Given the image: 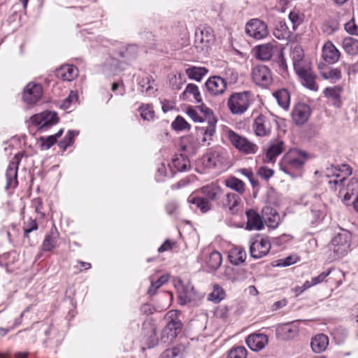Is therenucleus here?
Masks as SVG:
<instances>
[{
    "instance_id": "nucleus-49",
    "label": "nucleus",
    "mask_w": 358,
    "mask_h": 358,
    "mask_svg": "<svg viewBox=\"0 0 358 358\" xmlns=\"http://www.w3.org/2000/svg\"><path fill=\"white\" fill-rule=\"evenodd\" d=\"M294 69L297 75H300L303 73H307V71L312 70L311 64L310 61L306 58L303 59L301 62H299L297 63V64H295V66H294Z\"/></svg>"
},
{
    "instance_id": "nucleus-7",
    "label": "nucleus",
    "mask_w": 358,
    "mask_h": 358,
    "mask_svg": "<svg viewBox=\"0 0 358 358\" xmlns=\"http://www.w3.org/2000/svg\"><path fill=\"white\" fill-rule=\"evenodd\" d=\"M271 248V243L267 237L258 236L250 239V253L254 259H259L266 256Z\"/></svg>"
},
{
    "instance_id": "nucleus-48",
    "label": "nucleus",
    "mask_w": 358,
    "mask_h": 358,
    "mask_svg": "<svg viewBox=\"0 0 358 358\" xmlns=\"http://www.w3.org/2000/svg\"><path fill=\"white\" fill-rule=\"evenodd\" d=\"M171 126L176 131L189 129V124L181 116H178L172 122Z\"/></svg>"
},
{
    "instance_id": "nucleus-57",
    "label": "nucleus",
    "mask_w": 358,
    "mask_h": 358,
    "mask_svg": "<svg viewBox=\"0 0 358 358\" xmlns=\"http://www.w3.org/2000/svg\"><path fill=\"white\" fill-rule=\"evenodd\" d=\"M332 271V268H328L326 271L322 272L320 275L317 276L312 278L311 280L313 282V284L314 285H318L322 282L324 281L326 278L329 275Z\"/></svg>"
},
{
    "instance_id": "nucleus-29",
    "label": "nucleus",
    "mask_w": 358,
    "mask_h": 358,
    "mask_svg": "<svg viewBox=\"0 0 358 358\" xmlns=\"http://www.w3.org/2000/svg\"><path fill=\"white\" fill-rule=\"evenodd\" d=\"M326 206L324 203H314L309 214L310 222L314 224L324 216Z\"/></svg>"
},
{
    "instance_id": "nucleus-35",
    "label": "nucleus",
    "mask_w": 358,
    "mask_h": 358,
    "mask_svg": "<svg viewBox=\"0 0 358 358\" xmlns=\"http://www.w3.org/2000/svg\"><path fill=\"white\" fill-rule=\"evenodd\" d=\"M192 94L197 103L202 101L201 95L200 94L199 87L197 85L193 83H189L186 86L185 91L182 94L183 99H188L189 95Z\"/></svg>"
},
{
    "instance_id": "nucleus-21",
    "label": "nucleus",
    "mask_w": 358,
    "mask_h": 358,
    "mask_svg": "<svg viewBox=\"0 0 358 358\" xmlns=\"http://www.w3.org/2000/svg\"><path fill=\"white\" fill-rule=\"evenodd\" d=\"M247 225L248 230H261L264 228V221L262 216H260L255 210H249L246 212Z\"/></svg>"
},
{
    "instance_id": "nucleus-64",
    "label": "nucleus",
    "mask_w": 358,
    "mask_h": 358,
    "mask_svg": "<svg viewBox=\"0 0 358 358\" xmlns=\"http://www.w3.org/2000/svg\"><path fill=\"white\" fill-rule=\"evenodd\" d=\"M344 68L350 76H355L358 73V61L354 64H347L344 66Z\"/></svg>"
},
{
    "instance_id": "nucleus-34",
    "label": "nucleus",
    "mask_w": 358,
    "mask_h": 358,
    "mask_svg": "<svg viewBox=\"0 0 358 358\" xmlns=\"http://www.w3.org/2000/svg\"><path fill=\"white\" fill-rule=\"evenodd\" d=\"M298 76L301 78L302 84L305 87L311 90H317V85L315 83V76L314 75L312 70Z\"/></svg>"
},
{
    "instance_id": "nucleus-22",
    "label": "nucleus",
    "mask_w": 358,
    "mask_h": 358,
    "mask_svg": "<svg viewBox=\"0 0 358 358\" xmlns=\"http://www.w3.org/2000/svg\"><path fill=\"white\" fill-rule=\"evenodd\" d=\"M340 57V52L331 42H327L322 48V58L329 64L336 63Z\"/></svg>"
},
{
    "instance_id": "nucleus-46",
    "label": "nucleus",
    "mask_w": 358,
    "mask_h": 358,
    "mask_svg": "<svg viewBox=\"0 0 358 358\" xmlns=\"http://www.w3.org/2000/svg\"><path fill=\"white\" fill-rule=\"evenodd\" d=\"M321 75L324 79H330L336 81L341 78V72L338 69H328L321 71Z\"/></svg>"
},
{
    "instance_id": "nucleus-40",
    "label": "nucleus",
    "mask_w": 358,
    "mask_h": 358,
    "mask_svg": "<svg viewBox=\"0 0 358 358\" xmlns=\"http://www.w3.org/2000/svg\"><path fill=\"white\" fill-rule=\"evenodd\" d=\"M343 48L348 54L356 55L358 53V40L346 37L343 41Z\"/></svg>"
},
{
    "instance_id": "nucleus-36",
    "label": "nucleus",
    "mask_w": 358,
    "mask_h": 358,
    "mask_svg": "<svg viewBox=\"0 0 358 358\" xmlns=\"http://www.w3.org/2000/svg\"><path fill=\"white\" fill-rule=\"evenodd\" d=\"M185 73L189 79L200 81L208 73V70L205 67L192 66L187 69Z\"/></svg>"
},
{
    "instance_id": "nucleus-33",
    "label": "nucleus",
    "mask_w": 358,
    "mask_h": 358,
    "mask_svg": "<svg viewBox=\"0 0 358 358\" xmlns=\"http://www.w3.org/2000/svg\"><path fill=\"white\" fill-rule=\"evenodd\" d=\"M274 36L279 40H286L290 36V31L284 21H279L276 23L273 30Z\"/></svg>"
},
{
    "instance_id": "nucleus-8",
    "label": "nucleus",
    "mask_w": 358,
    "mask_h": 358,
    "mask_svg": "<svg viewBox=\"0 0 358 358\" xmlns=\"http://www.w3.org/2000/svg\"><path fill=\"white\" fill-rule=\"evenodd\" d=\"M214 41V35L211 28L202 27L196 29L195 31V46L202 51L208 50Z\"/></svg>"
},
{
    "instance_id": "nucleus-41",
    "label": "nucleus",
    "mask_w": 358,
    "mask_h": 358,
    "mask_svg": "<svg viewBox=\"0 0 358 358\" xmlns=\"http://www.w3.org/2000/svg\"><path fill=\"white\" fill-rule=\"evenodd\" d=\"M64 130L61 129L56 134L50 135L48 136H42L40 138L41 146L43 150H48L51 146H52L57 139L60 137L63 134Z\"/></svg>"
},
{
    "instance_id": "nucleus-37",
    "label": "nucleus",
    "mask_w": 358,
    "mask_h": 358,
    "mask_svg": "<svg viewBox=\"0 0 358 358\" xmlns=\"http://www.w3.org/2000/svg\"><path fill=\"white\" fill-rule=\"evenodd\" d=\"M341 92L340 87H327L324 90V94L325 96L331 99L334 106L339 108L341 106Z\"/></svg>"
},
{
    "instance_id": "nucleus-18",
    "label": "nucleus",
    "mask_w": 358,
    "mask_h": 358,
    "mask_svg": "<svg viewBox=\"0 0 358 358\" xmlns=\"http://www.w3.org/2000/svg\"><path fill=\"white\" fill-rule=\"evenodd\" d=\"M311 110L306 103H298L292 110V118L296 124H303L306 122L310 115Z\"/></svg>"
},
{
    "instance_id": "nucleus-43",
    "label": "nucleus",
    "mask_w": 358,
    "mask_h": 358,
    "mask_svg": "<svg viewBox=\"0 0 358 358\" xmlns=\"http://www.w3.org/2000/svg\"><path fill=\"white\" fill-rule=\"evenodd\" d=\"M225 295L224 290L219 285H215L212 292L208 295V300L219 303L224 299Z\"/></svg>"
},
{
    "instance_id": "nucleus-62",
    "label": "nucleus",
    "mask_w": 358,
    "mask_h": 358,
    "mask_svg": "<svg viewBox=\"0 0 358 358\" xmlns=\"http://www.w3.org/2000/svg\"><path fill=\"white\" fill-rule=\"evenodd\" d=\"M296 262V258L292 256L287 257L284 259H280L277 261L278 266H288Z\"/></svg>"
},
{
    "instance_id": "nucleus-2",
    "label": "nucleus",
    "mask_w": 358,
    "mask_h": 358,
    "mask_svg": "<svg viewBox=\"0 0 358 358\" xmlns=\"http://www.w3.org/2000/svg\"><path fill=\"white\" fill-rule=\"evenodd\" d=\"M351 243V235L344 231L338 234L333 238L331 243L328 245L327 259L329 262H334L346 255L350 250Z\"/></svg>"
},
{
    "instance_id": "nucleus-63",
    "label": "nucleus",
    "mask_w": 358,
    "mask_h": 358,
    "mask_svg": "<svg viewBox=\"0 0 358 358\" xmlns=\"http://www.w3.org/2000/svg\"><path fill=\"white\" fill-rule=\"evenodd\" d=\"M38 229V224L35 220H30L29 223L24 228V235L29 237V234Z\"/></svg>"
},
{
    "instance_id": "nucleus-19",
    "label": "nucleus",
    "mask_w": 358,
    "mask_h": 358,
    "mask_svg": "<svg viewBox=\"0 0 358 358\" xmlns=\"http://www.w3.org/2000/svg\"><path fill=\"white\" fill-rule=\"evenodd\" d=\"M262 213L264 223L268 227L272 229L278 227L280 222V217L275 209L269 206H266L262 208Z\"/></svg>"
},
{
    "instance_id": "nucleus-6",
    "label": "nucleus",
    "mask_w": 358,
    "mask_h": 358,
    "mask_svg": "<svg viewBox=\"0 0 358 358\" xmlns=\"http://www.w3.org/2000/svg\"><path fill=\"white\" fill-rule=\"evenodd\" d=\"M246 34L256 40H262L268 35L267 24L259 18H253L247 22L245 26Z\"/></svg>"
},
{
    "instance_id": "nucleus-54",
    "label": "nucleus",
    "mask_w": 358,
    "mask_h": 358,
    "mask_svg": "<svg viewBox=\"0 0 358 358\" xmlns=\"http://www.w3.org/2000/svg\"><path fill=\"white\" fill-rule=\"evenodd\" d=\"M187 114L194 122H203L207 121L203 116L199 114V111L196 108H189L187 110Z\"/></svg>"
},
{
    "instance_id": "nucleus-53",
    "label": "nucleus",
    "mask_w": 358,
    "mask_h": 358,
    "mask_svg": "<svg viewBox=\"0 0 358 358\" xmlns=\"http://www.w3.org/2000/svg\"><path fill=\"white\" fill-rule=\"evenodd\" d=\"M78 132L75 131H69L66 134L64 141L59 143V147L66 149L73 143V139L75 136L78 135Z\"/></svg>"
},
{
    "instance_id": "nucleus-45",
    "label": "nucleus",
    "mask_w": 358,
    "mask_h": 358,
    "mask_svg": "<svg viewBox=\"0 0 358 358\" xmlns=\"http://www.w3.org/2000/svg\"><path fill=\"white\" fill-rule=\"evenodd\" d=\"M141 117L145 120H153L155 117V111L153 108L150 104H142L139 108Z\"/></svg>"
},
{
    "instance_id": "nucleus-51",
    "label": "nucleus",
    "mask_w": 358,
    "mask_h": 358,
    "mask_svg": "<svg viewBox=\"0 0 358 358\" xmlns=\"http://www.w3.org/2000/svg\"><path fill=\"white\" fill-rule=\"evenodd\" d=\"M293 65L297 64L305 59L303 50L300 46H296L291 52Z\"/></svg>"
},
{
    "instance_id": "nucleus-61",
    "label": "nucleus",
    "mask_w": 358,
    "mask_h": 358,
    "mask_svg": "<svg viewBox=\"0 0 358 358\" xmlns=\"http://www.w3.org/2000/svg\"><path fill=\"white\" fill-rule=\"evenodd\" d=\"M239 171L250 180L253 187L257 185V182L255 180L254 173L250 169H242Z\"/></svg>"
},
{
    "instance_id": "nucleus-25",
    "label": "nucleus",
    "mask_w": 358,
    "mask_h": 358,
    "mask_svg": "<svg viewBox=\"0 0 358 358\" xmlns=\"http://www.w3.org/2000/svg\"><path fill=\"white\" fill-rule=\"evenodd\" d=\"M78 73L76 66L71 64L63 65L56 71L58 78L66 81H71L77 77Z\"/></svg>"
},
{
    "instance_id": "nucleus-55",
    "label": "nucleus",
    "mask_w": 358,
    "mask_h": 358,
    "mask_svg": "<svg viewBox=\"0 0 358 358\" xmlns=\"http://www.w3.org/2000/svg\"><path fill=\"white\" fill-rule=\"evenodd\" d=\"M195 108L197 109L199 113H201L202 114L201 116H203L207 120L208 123H209L210 117H215L212 110L210 108H209L208 107H207L203 103H202L201 105L198 106Z\"/></svg>"
},
{
    "instance_id": "nucleus-1",
    "label": "nucleus",
    "mask_w": 358,
    "mask_h": 358,
    "mask_svg": "<svg viewBox=\"0 0 358 358\" xmlns=\"http://www.w3.org/2000/svg\"><path fill=\"white\" fill-rule=\"evenodd\" d=\"M341 171L345 172L343 176L334 173V178L329 180V189L338 191V197L345 201L350 200L353 195H356L353 201H358V180L347 178L351 175L352 169L349 165L343 164Z\"/></svg>"
},
{
    "instance_id": "nucleus-16",
    "label": "nucleus",
    "mask_w": 358,
    "mask_h": 358,
    "mask_svg": "<svg viewBox=\"0 0 358 358\" xmlns=\"http://www.w3.org/2000/svg\"><path fill=\"white\" fill-rule=\"evenodd\" d=\"M285 150V143L280 139H273L269 141L266 150V156L264 161L266 163H274L276 158Z\"/></svg>"
},
{
    "instance_id": "nucleus-11",
    "label": "nucleus",
    "mask_w": 358,
    "mask_h": 358,
    "mask_svg": "<svg viewBox=\"0 0 358 358\" xmlns=\"http://www.w3.org/2000/svg\"><path fill=\"white\" fill-rule=\"evenodd\" d=\"M255 83L262 87H268L273 81L272 74L268 67L265 65H256L252 71Z\"/></svg>"
},
{
    "instance_id": "nucleus-32",
    "label": "nucleus",
    "mask_w": 358,
    "mask_h": 358,
    "mask_svg": "<svg viewBox=\"0 0 358 358\" xmlns=\"http://www.w3.org/2000/svg\"><path fill=\"white\" fill-rule=\"evenodd\" d=\"M246 255V252L243 248L236 247L230 251L229 259L231 264L238 265L245 262Z\"/></svg>"
},
{
    "instance_id": "nucleus-31",
    "label": "nucleus",
    "mask_w": 358,
    "mask_h": 358,
    "mask_svg": "<svg viewBox=\"0 0 358 358\" xmlns=\"http://www.w3.org/2000/svg\"><path fill=\"white\" fill-rule=\"evenodd\" d=\"M279 106L283 109L287 110L290 103V94L287 90L282 88L273 93Z\"/></svg>"
},
{
    "instance_id": "nucleus-44",
    "label": "nucleus",
    "mask_w": 358,
    "mask_h": 358,
    "mask_svg": "<svg viewBox=\"0 0 358 358\" xmlns=\"http://www.w3.org/2000/svg\"><path fill=\"white\" fill-rule=\"evenodd\" d=\"M169 279V275H163L156 281L151 280V285L148 291V294L153 295L157 289L161 287L165 282H168Z\"/></svg>"
},
{
    "instance_id": "nucleus-42",
    "label": "nucleus",
    "mask_w": 358,
    "mask_h": 358,
    "mask_svg": "<svg viewBox=\"0 0 358 358\" xmlns=\"http://www.w3.org/2000/svg\"><path fill=\"white\" fill-rule=\"evenodd\" d=\"M224 183L227 187L234 189L240 194L243 193L245 190L243 182L235 177L227 178L225 180Z\"/></svg>"
},
{
    "instance_id": "nucleus-28",
    "label": "nucleus",
    "mask_w": 358,
    "mask_h": 358,
    "mask_svg": "<svg viewBox=\"0 0 358 358\" xmlns=\"http://www.w3.org/2000/svg\"><path fill=\"white\" fill-rule=\"evenodd\" d=\"M329 345V338L323 334L315 336L311 341V348L315 353L324 352Z\"/></svg>"
},
{
    "instance_id": "nucleus-26",
    "label": "nucleus",
    "mask_w": 358,
    "mask_h": 358,
    "mask_svg": "<svg viewBox=\"0 0 358 358\" xmlns=\"http://www.w3.org/2000/svg\"><path fill=\"white\" fill-rule=\"evenodd\" d=\"M274 46L271 43L257 45L255 48V57L262 61H268L273 54Z\"/></svg>"
},
{
    "instance_id": "nucleus-9",
    "label": "nucleus",
    "mask_w": 358,
    "mask_h": 358,
    "mask_svg": "<svg viewBox=\"0 0 358 358\" xmlns=\"http://www.w3.org/2000/svg\"><path fill=\"white\" fill-rule=\"evenodd\" d=\"M272 121L273 118L270 115L259 114L252 123L255 134L259 137L269 136L272 129Z\"/></svg>"
},
{
    "instance_id": "nucleus-15",
    "label": "nucleus",
    "mask_w": 358,
    "mask_h": 358,
    "mask_svg": "<svg viewBox=\"0 0 358 358\" xmlns=\"http://www.w3.org/2000/svg\"><path fill=\"white\" fill-rule=\"evenodd\" d=\"M208 93L212 96L223 94L227 87L226 79L219 76L210 77L205 83Z\"/></svg>"
},
{
    "instance_id": "nucleus-38",
    "label": "nucleus",
    "mask_w": 358,
    "mask_h": 358,
    "mask_svg": "<svg viewBox=\"0 0 358 358\" xmlns=\"http://www.w3.org/2000/svg\"><path fill=\"white\" fill-rule=\"evenodd\" d=\"M220 162V154L216 151L207 153L203 157V164L207 168H214Z\"/></svg>"
},
{
    "instance_id": "nucleus-13",
    "label": "nucleus",
    "mask_w": 358,
    "mask_h": 358,
    "mask_svg": "<svg viewBox=\"0 0 358 358\" xmlns=\"http://www.w3.org/2000/svg\"><path fill=\"white\" fill-rule=\"evenodd\" d=\"M42 94V86L40 84L31 82L24 89L22 99L27 104L33 105L41 99Z\"/></svg>"
},
{
    "instance_id": "nucleus-47",
    "label": "nucleus",
    "mask_w": 358,
    "mask_h": 358,
    "mask_svg": "<svg viewBox=\"0 0 358 358\" xmlns=\"http://www.w3.org/2000/svg\"><path fill=\"white\" fill-rule=\"evenodd\" d=\"M194 297V292L193 288H185L182 292L179 294V301L182 305H185L189 302H190Z\"/></svg>"
},
{
    "instance_id": "nucleus-3",
    "label": "nucleus",
    "mask_w": 358,
    "mask_h": 358,
    "mask_svg": "<svg viewBox=\"0 0 358 358\" xmlns=\"http://www.w3.org/2000/svg\"><path fill=\"white\" fill-rule=\"evenodd\" d=\"M253 103V95L250 91L231 93L227 99V105L234 115H242L248 111Z\"/></svg>"
},
{
    "instance_id": "nucleus-39",
    "label": "nucleus",
    "mask_w": 358,
    "mask_h": 358,
    "mask_svg": "<svg viewBox=\"0 0 358 358\" xmlns=\"http://www.w3.org/2000/svg\"><path fill=\"white\" fill-rule=\"evenodd\" d=\"M172 163L173 166L179 171H187L190 166L189 159L182 154L176 155Z\"/></svg>"
},
{
    "instance_id": "nucleus-14",
    "label": "nucleus",
    "mask_w": 358,
    "mask_h": 358,
    "mask_svg": "<svg viewBox=\"0 0 358 358\" xmlns=\"http://www.w3.org/2000/svg\"><path fill=\"white\" fill-rule=\"evenodd\" d=\"M198 194V195L194 196L192 199L188 201H208L210 200H217L221 199L222 190L221 189L215 185H210L203 187Z\"/></svg>"
},
{
    "instance_id": "nucleus-12",
    "label": "nucleus",
    "mask_w": 358,
    "mask_h": 358,
    "mask_svg": "<svg viewBox=\"0 0 358 358\" xmlns=\"http://www.w3.org/2000/svg\"><path fill=\"white\" fill-rule=\"evenodd\" d=\"M182 327V324L180 320L172 318L162 331L161 342L165 344L171 343L181 331Z\"/></svg>"
},
{
    "instance_id": "nucleus-20",
    "label": "nucleus",
    "mask_w": 358,
    "mask_h": 358,
    "mask_svg": "<svg viewBox=\"0 0 358 358\" xmlns=\"http://www.w3.org/2000/svg\"><path fill=\"white\" fill-rule=\"evenodd\" d=\"M268 342V338L263 334H253L246 338V343L253 351L262 350Z\"/></svg>"
},
{
    "instance_id": "nucleus-52",
    "label": "nucleus",
    "mask_w": 358,
    "mask_h": 358,
    "mask_svg": "<svg viewBox=\"0 0 358 358\" xmlns=\"http://www.w3.org/2000/svg\"><path fill=\"white\" fill-rule=\"evenodd\" d=\"M56 238L52 235H47L43 242L42 247L44 251H50L55 248Z\"/></svg>"
},
{
    "instance_id": "nucleus-59",
    "label": "nucleus",
    "mask_w": 358,
    "mask_h": 358,
    "mask_svg": "<svg viewBox=\"0 0 358 358\" xmlns=\"http://www.w3.org/2000/svg\"><path fill=\"white\" fill-rule=\"evenodd\" d=\"M195 210H199L201 213H206L211 209L210 203H192Z\"/></svg>"
},
{
    "instance_id": "nucleus-17",
    "label": "nucleus",
    "mask_w": 358,
    "mask_h": 358,
    "mask_svg": "<svg viewBox=\"0 0 358 358\" xmlns=\"http://www.w3.org/2000/svg\"><path fill=\"white\" fill-rule=\"evenodd\" d=\"M299 327L297 322H291L282 324L276 329L278 336L283 340H290L299 334Z\"/></svg>"
},
{
    "instance_id": "nucleus-60",
    "label": "nucleus",
    "mask_w": 358,
    "mask_h": 358,
    "mask_svg": "<svg viewBox=\"0 0 358 358\" xmlns=\"http://www.w3.org/2000/svg\"><path fill=\"white\" fill-rule=\"evenodd\" d=\"M345 29L347 32L352 35L358 36V25L354 20H350L345 24Z\"/></svg>"
},
{
    "instance_id": "nucleus-50",
    "label": "nucleus",
    "mask_w": 358,
    "mask_h": 358,
    "mask_svg": "<svg viewBox=\"0 0 358 358\" xmlns=\"http://www.w3.org/2000/svg\"><path fill=\"white\" fill-rule=\"evenodd\" d=\"M247 350L243 346L233 348L228 354L227 358H246Z\"/></svg>"
},
{
    "instance_id": "nucleus-4",
    "label": "nucleus",
    "mask_w": 358,
    "mask_h": 358,
    "mask_svg": "<svg viewBox=\"0 0 358 358\" xmlns=\"http://www.w3.org/2000/svg\"><path fill=\"white\" fill-rule=\"evenodd\" d=\"M226 136L233 146L242 153L253 155L257 153L259 150L257 145L230 129L226 131Z\"/></svg>"
},
{
    "instance_id": "nucleus-30",
    "label": "nucleus",
    "mask_w": 358,
    "mask_h": 358,
    "mask_svg": "<svg viewBox=\"0 0 358 358\" xmlns=\"http://www.w3.org/2000/svg\"><path fill=\"white\" fill-rule=\"evenodd\" d=\"M222 262V256L217 251L211 252L206 257V264L210 271L218 269Z\"/></svg>"
},
{
    "instance_id": "nucleus-58",
    "label": "nucleus",
    "mask_w": 358,
    "mask_h": 358,
    "mask_svg": "<svg viewBox=\"0 0 358 358\" xmlns=\"http://www.w3.org/2000/svg\"><path fill=\"white\" fill-rule=\"evenodd\" d=\"M273 173L274 171L272 169L266 166H261L257 171V174L264 180H268Z\"/></svg>"
},
{
    "instance_id": "nucleus-27",
    "label": "nucleus",
    "mask_w": 358,
    "mask_h": 358,
    "mask_svg": "<svg viewBox=\"0 0 358 358\" xmlns=\"http://www.w3.org/2000/svg\"><path fill=\"white\" fill-rule=\"evenodd\" d=\"M143 330L146 336V344L149 348H153L158 343L157 329L150 322L143 323Z\"/></svg>"
},
{
    "instance_id": "nucleus-23",
    "label": "nucleus",
    "mask_w": 358,
    "mask_h": 358,
    "mask_svg": "<svg viewBox=\"0 0 358 358\" xmlns=\"http://www.w3.org/2000/svg\"><path fill=\"white\" fill-rule=\"evenodd\" d=\"M15 161L10 162L6 172V188L15 187L17 183V169L19 159L17 158V155L15 156Z\"/></svg>"
},
{
    "instance_id": "nucleus-56",
    "label": "nucleus",
    "mask_w": 358,
    "mask_h": 358,
    "mask_svg": "<svg viewBox=\"0 0 358 358\" xmlns=\"http://www.w3.org/2000/svg\"><path fill=\"white\" fill-rule=\"evenodd\" d=\"M226 76L227 77L224 79L227 80V85L235 84L238 79V73L233 69L227 70Z\"/></svg>"
},
{
    "instance_id": "nucleus-10",
    "label": "nucleus",
    "mask_w": 358,
    "mask_h": 358,
    "mask_svg": "<svg viewBox=\"0 0 358 358\" xmlns=\"http://www.w3.org/2000/svg\"><path fill=\"white\" fill-rule=\"evenodd\" d=\"M58 120L57 113L52 111H44L31 117V123L38 126L41 131H45L48 128L57 124Z\"/></svg>"
},
{
    "instance_id": "nucleus-5",
    "label": "nucleus",
    "mask_w": 358,
    "mask_h": 358,
    "mask_svg": "<svg viewBox=\"0 0 358 358\" xmlns=\"http://www.w3.org/2000/svg\"><path fill=\"white\" fill-rule=\"evenodd\" d=\"M306 160L307 155L305 152L296 149L290 150L283 156L280 166L283 171L288 173V168L300 169L303 167Z\"/></svg>"
},
{
    "instance_id": "nucleus-24",
    "label": "nucleus",
    "mask_w": 358,
    "mask_h": 358,
    "mask_svg": "<svg viewBox=\"0 0 358 358\" xmlns=\"http://www.w3.org/2000/svg\"><path fill=\"white\" fill-rule=\"evenodd\" d=\"M216 123V117H211L209 119V123H208V125L206 127H202L199 129V132L203 136L201 138V142L203 143L210 145L212 137L215 133Z\"/></svg>"
}]
</instances>
